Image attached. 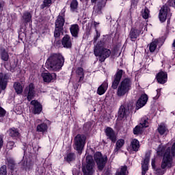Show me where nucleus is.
I'll use <instances>...</instances> for the list:
<instances>
[{
	"instance_id": "f257e3e1",
	"label": "nucleus",
	"mask_w": 175,
	"mask_h": 175,
	"mask_svg": "<svg viewBox=\"0 0 175 175\" xmlns=\"http://www.w3.org/2000/svg\"><path fill=\"white\" fill-rule=\"evenodd\" d=\"M157 155L163 157L161 167L156 170L157 175H164L166 173V169H172L174 166L173 158L175 157V142L172 144V148H165V146L159 145L157 148Z\"/></svg>"
},
{
	"instance_id": "f03ea898",
	"label": "nucleus",
	"mask_w": 175,
	"mask_h": 175,
	"mask_svg": "<svg viewBox=\"0 0 175 175\" xmlns=\"http://www.w3.org/2000/svg\"><path fill=\"white\" fill-rule=\"evenodd\" d=\"M123 73L124 70H118L114 76V79L111 85L113 90H117L116 95L119 98L125 96L132 88V80L130 78H126L121 81ZM120 81H121L120 83Z\"/></svg>"
},
{
	"instance_id": "7ed1b4c3",
	"label": "nucleus",
	"mask_w": 175,
	"mask_h": 175,
	"mask_svg": "<svg viewBox=\"0 0 175 175\" xmlns=\"http://www.w3.org/2000/svg\"><path fill=\"white\" fill-rule=\"evenodd\" d=\"M46 64L49 69L54 72H59L65 64V58L60 53H53L48 58Z\"/></svg>"
},
{
	"instance_id": "20e7f679",
	"label": "nucleus",
	"mask_w": 175,
	"mask_h": 175,
	"mask_svg": "<svg viewBox=\"0 0 175 175\" xmlns=\"http://www.w3.org/2000/svg\"><path fill=\"white\" fill-rule=\"evenodd\" d=\"M94 54L96 57H98L100 62H105L106 58H109L111 54L110 49L103 48L102 44L98 42L94 49Z\"/></svg>"
},
{
	"instance_id": "39448f33",
	"label": "nucleus",
	"mask_w": 175,
	"mask_h": 175,
	"mask_svg": "<svg viewBox=\"0 0 175 175\" xmlns=\"http://www.w3.org/2000/svg\"><path fill=\"white\" fill-rule=\"evenodd\" d=\"M95 167V162L92 156L89 155L86 157V165L82 167V172L84 175H93Z\"/></svg>"
},
{
	"instance_id": "423d86ee",
	"label": "nucleus",
	"mask_w": 175,
	"mask_h": 175,
	"mask_svg": "<svg viewBox=\"0 0 175 175\" xmlns=\"http://www.w3.org/2000/svg\"><path fill=\"white\" fill-rule=\"evenodd\" d=\"M94 158L98 170H103L105 166H106V163H107V156H103L100 152H96L94 154Z\"/></svg>"
},
{
	"instance_id": "0eeeda50",
	"label": "nucleus",
	"mask_w": 175,
	"mask_h": 175,
	"mask_svg": "<svg viewBox=\"0 0 175 175\" xmlns=\"http://www.w3.org/2000/svg\"><path fill=\"white\" fill-rule=\"evenodd\" d=\"M85 140L87 137L84 135L78 134L75 138V149L78 151L79 154H81L84 146H85Z\"/></svg>"
},
{
	"instance_id": "6e6552de",
	"label": "nucleus",
	"mask_w": 175,
	"mask_h": 175,
	"mask_svg": "<svg viewBox=\"0 0 175 175\" xmlns=\"http://www.w3.org/2000/svg\"><path fill=\"white\" fill-rule=\"evenodd\" d=\"M35 94H36V92L35 91V85L33 83H30L25 88L24 96H27V99L29 102L35 98Z\"/></svg>"
},
{
	"instance_id": "1a4fd4ad",
	"label": "nucleus",
	"mask_w": 175,
	"mask_h": 175,
	"mask_svg": "<svg viewBox=\"0 0 175 175\" xmlns=\"http://www.w3.org/2000/svg\"><path fill=\"white\" fill-rule=\"evenodd\" d=\"M169 12H170V10L167 5H163L161 8L159 14V18L161 23H165V21H166L167 18V14H169Z\"/></svg>"
},
{
	"instance_id": "9d476101",
	"label": "nucleus",
	"mask_w": 175,
	"mask_h": 175,
	"mask_svg": "<svg viewBox=\"0 0 175 175\" xmlns=\"http://www.w3.org/2000/svg\"><path fill=\"white\" fill-rule=\"evenodd\" d=\"M64 25H65V10L61 11V14L57 16L55 21V27L57 28L64 29Z\"/></svg>"
},
{
	"instance_id": "9b49d317",
	"label": "nucleus",
	"mask_w": 175,
	"mask_h": 175,
	"mask_svg": "<svg viewBox=\"0 0 175 175\" xmlns=\"http://www.w3.org/2000/svg\"><path fill=\"white\" fill-rule=\"evenodd\" d=\"M42 77L44 83H51V81H53V80H55V79H57V74L54 72H42Z\"/></svg>"
},
{
	"instance_id": "f8f14e48",
	"label": "nucleus",
	"mask_w": 175,
	"mask_h": 175,
	"mask_svg": "<svg viewBox=\"0 0 175 175\" xmlns=\"http://www.w3.org/2000/svg\"><path fill=\"white\" fill-rule=\"evenodd\" d=\"M31 106H33V114H40L42 113V105L36 100H33L31 102Z\"/></svg>"
},
{
	"instance_id": "ddd939ff",
	"label": "nucleus",
	"mask_w": 175,
	"mask_h": 175,
	"mask_svg": "<svg viewBox=\"0 0 175 175\" xmlns=\"http://www.w3.org/2000/svg\"><path fill=\"white\" fill-rule=\"evenodd\" d=\"M148 100V96H147V94H142L137 101V108L142 109V107H143V106H144L147 103Z\"/></svg>"
},
{
	"instance_id": "4468645a",
	"label": "nucleus",
	"mask_w": 175,
	"mask_h": 175,
	"mask_svg": "<svg viewBox=\"0 0 175 175\" xmlns=\"http://www.w3.org/2000/svg\"><path fill=\"white\" fill-rule=\"evenodd\" d=\"M5 165H7L8 169L13 171L14 169H17L18 166L16 164V161L12 157H7L5 159Z\"/></svg>"
},
{
	"instance_id": "2eb2a0df",
	"label": "nucleus",
	"mask_w": 175,
	"mask_h": 175,
	"mask_svg": "<svg viewBox=\"0 0 175 175\" xmlns=\"http://www.w3.org/2000/svg\"><path fill=\"white\" fill-rule=\"evenodd\" d=\"M105 133L108 139H110L113 143H115L116 140H117V136H116L114 130L110 127H107L105 130Z\"/></svg>"
},
{
	"instance_id": "dca6fc26",
	"label": "nucleus",
	"mask_w": 175,
	"mask_h": 175,
	"mask_svg": "<svg viewBox=\"0 0 175 175\" xmlns=\"http://www.w3.org/2000/svg\"><path fill=\"white\" fill-rule=\"evenodd\" d=\"M70 32L73 38H79V32H80V27H79V25H71L70 27Z\"/></svg>"
},
{
	"instance_id": "f3484780",
	"label": "nucleus",
	"mask_w": 175,
	"mask_h": 175,
	"mask_svg": "<svg viewBox=\"0 0 175 175\" xmlns=\"http://www.w3.org/2000/svg\"><path fill=\"white\" fill-rule=\"evenodd\" d=\"M158 83L160 84H165L167 81V74L165 72H160L157 75Z\"/></svg>"
},
{
	"instance_id": "a211bd4d",
	"label": "nucleus",
	"mask_w": 175,
	"mask_h": 175,
	"mask_svg": "<svg viewBox=\"0 0 175 175\" xmlns=\"http://www.w3.org/2000/svg\"><path fill=\"white\" fill-rule=\"evenodd\" d=\"M120 118H125L129 116V109L124 105H122L118 111Z\"/></svg>"
},
{
	"instance_id": "6ab92c4d",
	"label": "nucleus",
	"mask_w": 175,
	"mask_h": 175,
	"mask_svg": "<svg viewBox=\"0 0 175 175\" xmlns=\"http://www.w3.org/2000/svg\"><path fill=\"white\" fill-rule=\"evenodd\" d=\"M109 88V83L107 81H105L97 90L98 95H103L106 91H107V88Z\"/></svg>"
},
{
	"instance_id": "aec40b11",
	"label": "nucleus",
	"mask_w": 175,
	"mask_h": 175,
	"mask_svg": "<svg viewBox=\"0 0 175 175\" xmlns=\"http://www.w3.org/2000/svg\"><path fill=\"white\" fill-rule=\"evenodd\" d=\"M62 46L66 49H70L72 47V40H70V36L66 35L62 40Z\"/></svg>"
},
{
	"instance_id": "412c9836",
	"label": "nucleus",
	"mask_w": 175,
	"mask_h": 175,
	"mask_svg": "<svg viewBox=\"0 0 175 175\" xmlns=\"http://www.w3.org/2000/svg\"><path fill=\"white\" fill-rule=\"evenodd\" d=\"M140 33H142V30L133 28L131 29L129 38L133 42L135 40L137 39V37Z\"/></svg>"
},
{
	"instance_id": "4be33fe9",
	"label": "nucleus",
	"mask_w": 175,
	"mask_h": 175,
	"mask_svg": "<svg viewBox=\"0 0 175 175\" xmlns=\"http://www.w3.org/2000/svg\"><path fill=\"white\" fill-rule=\"evenodd\" d=\"M148 162H150V157L147 156L142 163V175H145L148 170Z\"/></svg>"
},
{
	"instance_id": "5701e85b",
	"label": "nucleus",
	"mask_w": 175,
	"mask_h": 175,
	"mask_svg": "<svg viewBox=\"0 0 175 175\" xmlns=\"http://www.w3.org/2000/svg\"><path fill=\"white\" fill-rule=\"evenodd\" d=\"M125 144V140L124 139H120L116 142V148L113 150L114 154H117L122 147H124V145Z\"/></svg>"
},
{
	"instance_id": "b1692460",
	"label": "nucleus",
	"mask_w": 175,
	"mask_h": 175,
	"mask_svg": "<svg viewBox=\"0 0 175 175\" xmlns=\"http://www.w3.org/2000/svg\"><path fill=\"white\" fill-rule=\"evenodd\" d=\"M76 75L79 78V82L83 83L84 81V69L81 67H79L76 70Z\"/></svg>"
},
{
	"instance_id": "393cba45",
	"label": "nucleus",
	"mask_w": 175,
	"mask_h": 175,
	"mask_svg": "<svg viewBox=\"0 0 175 175\" xmlns=\"http://www.w3.org/2000/svg\"><path fill=\"white\" fill-rule=\"evenodd\" d=\"M22 20L24 23H32V14L29 12H25L22 16Z\"/></svg>"
},
{
	"instance_id": "a878e982",
	"label": "nucleus",
	"mask_w": 175,
	"mask_h": 175,
	"mask_svg": "<svg viewBox=\"0 0 175 175\" xmlns=\"http://www.w3.org/2000/svg\"><path fill=\"white\" fill-rule=\"evenodd\" d=\"M8 85V79L2 74H0V91L6 90Z\"/></svg>"
},
{
	"instance_id": "bb28decb",
	"label": "nucleus",
	"mask_w": 175,
	"mask_h": 175,
	"mask_svg": "<svg viewBox=\"0 0 175 175\" xmlns=\"http://www.w3.org/2000/svg\"><path fill=\"white\" fill-rule=\"evenodd\" d=\"M47 129H49V126L46 123L38 124L36 127L37 132H41V133H46Z\"/></svg>"
},
{
	"instance_id": "cd10ccee",
	"label": "nucleus",
	"mask_w": 175,
	"mask_h": 175,
	"mask_svg": "<svg viewBox=\"0 0 175 175\" xmlns=\"http://www.w3.org/2000/svg\"><path fill=\"white\" fill-rule=\"evenodd\" d=\"M157 131L159 135H166L167 132H169V130L167 129V127L166 126V125H165V124H161L160 125H159Z\"/></svg>"
},
{
	"instance_id": "c85d7f7f",
	"label": "nucleus",
	"mask_w": 175,
	"mask_h": 175,
	"mask_svg": "<svg viewBox=\"0 0 175 175\" xmlns=\"http://www.w3.org/2000/svg\"><path fill=\"white\" fill-rule=\"evenodd\" d=\"M131 147L133 151L137 152L140 148V144H139V141L136 139H134L131 142Z\"/></svg>"
},
{
	"instance_id": "c756f323",
	"label": "nucleus",
	"mask_w": 175,
	"mask_h": 175,
	"mask_svg": "<svg viewBox=\"0 0 175 175\" xmlns=\"http://www.w3.org/2000/svg\"><path fill=\"white\" fill-rule=\"evenodd\" d=\"M8 133L11 137L16 139L18 136H20V132L18 129L12 127L8 130Z\"/></svg>"
},
{
	"instance_id": "7c9ffc66",
	"label": "nucleus",
	"mask_w": 175,
	"mask_h": 175,
	"mask_svg": "<svg viewBox=\"0 0 175 175\" xmlns=\"http://www.w3.org/2000/svg\"><path fill=\"white\" fill-rule=\"evenodd\" d=\"M91 3H97L98 9L100 10L102 8H105V5H106V0H91Z\"/></svg>"
},
{
	"instance_id": "2f4dec72",
	"label": "nucleus",
	"mask_w": 175,
	"mask_h": 175,
	"mask_svg": "<svg viewBox=\"0 0 175 175\" xmlns=\"http://www.w3.org/2000/svg\"><path fill=\"white\" fill-rule=\"evenodd\" d=\"M76 159V154L75 153H68L64 157V161L70 163V162H73Z\"/></svg>"
},
{
	"instance_id": "473e14b6",
	"label": "nucleus",
	"mask_w": 175,
	"mask_h": 175,
	"mask_svg": "<svg viewBox=\"0 0 175 175\" xmlns=\"http://www.w3.org/2000/svg\"><path fill=\"white\" fill-rule=\"evenodd\" d=\"M1 57L3 61H9V53L6 51V49H1Z\"/></svg>"
},
{
	"instance_id": "72a5a7b5",
	"label": "nucleus",
	"mask_w": 175,
	"mask_h": 175,
	"mask_svg": "<svg viewBox=\"0 0 175 175\" xmlns=\"http://www.w3.org/2000/svg\"><path fill=\"white\" fill-rule=\"evenodd\" d=\"M14 88L16 94H23V86L18 82H15L14 84Z\"/></svg>"
},
{
	"instance_id": "f704fd0d",
	"label": "nucleus",
	"mask_w": 175,
	"mask_h": 175,
	"mask_svg": "<svg viewBox=\"0 0 175 175\" xmlns=\"http://www.w3.org/2000/svg\"><path fill=\"white\" fill-rule=\"evenodd\" d=\"M157 46H158V40H154L150 43L149 46V50L150 53H154L155 51L157 49Z\"/></svg>"
},
{
	"instance_id": "c9c22d12",
	"label": "nucleus",
	"mask_w": 175,
	"mask_h": 175,
	"mask_svg": "<svg viewBox=\"0 0 175 175\" xmlns=\"http://www.w3.org/2000/svg\"><path fill=\"white\" fill-rule=\"evenodd\" d=\"M142 132H143V127L140 124L136 126L133 129L134 135H140Z\"/></svg>"
},
{
	"instance_id": "e433bc0d",
	"label": "nucleus",
	"mask_w": 175,
	"mask_h": 175,
	"mask_svg": "<svg viewBox=\"0 0 175 175\" xmlns=\"http://www.w3.org/2000/svg\"><path fill=\"white\" fill-rule=\"evenodd\" d=\"M143 128H147L148 126V118H143L141 119L139 124Z\"/></svg>"
},
{
	"instance_id": "4c0bfd02",
	"label": "nucleus",
	"mask_w": 175,
	"mask_h": 175,
	"mask_svg": "<svg viewBox=\"0 0 175 175\" xmlns=\"http://www.w3.org/2000/svg\"><path fill=\"white\" fill-rule=\"evenodd\" d=\"M62 31H64V29L57 27V26H55V29L54 31L55 38H59V36H61V32H62Z\"/></svg>"
},
{
	"instance_id": "58836bf2",
	"label": "nucleus",
	"mask_w": 175,
	"mask_h": 175,
	"mask_svg": "<svg viewBox=\"0 0 175 175\" xmlns=\"http://www.w3.org/2000/svg\"><path fill=\"white\" fill-rule=\"evenodd\" d=\"M77 6H79V2L77 0H72L70 3V9L72 12H75L76 9H77Z\"/></svg>"
},
{
	"instance_id": "ea45409f",
	"label": "nucleus",
	"mask_w": 175,
	"mask_h": 175,
	"mask_svg": "<svg viewBox=\"0 0 175 175\" xmlns=\"http://www.w3.org/2000/svg\"><path fill=\"white\" fill-rule=\"evenodd\" d=\"M142 17L145 18V20H147V18L150 17V10H148V8H146L142 10Z\"/></svg>"
},
{
	"instance_id": "a19ab883",
	"label": "nucleus",
	"mask_w": 175,
	"mask_h": 175,
	"mask_svg": "<svg viewBox=\"0 0 175 175\" xmlns=\"http://www.w3.org/2000/svg\"><path fill=\"white\" fill-rule=\"evenodd\" d=\"M0 175H8V171L5 165L0 167Z\"/></svg>"
},
{
	"instance_id": "79ce46f5",
	"label": "nucleus",
	"mask_w": 175,
	"mask_h": 175,
	"mask_svg": "<svg viewBox=\"0 0 175 175\" xmlns=\"http://www.w3.org/2000/svg\"><path fill=\"white\" fill-rule=\"evenodd\" d=\"M53 0H44L43 5H42V8H46V6H50Z\"/></svg>"
},
{
	"instance_id": "37998d69",
	"label": "nucleus",
	"mask_w": 175,
	"mask_h": 175,
	"mask_svg": "<svg viewBox=\"0 0 175 175\" xmlns=\"http://www.w3.org/2000/svg\"><path fill=\"white\" fill-rule=\"evenodd\" d=\"M14 142L10 141L7 143V148L8 150H13V148H14Z\"/></svg>"
},
{
	"instance_id": "c03bdc74",
	"label": "nucleus",
	"mask_w": 175,
	"mask_h": 175,
	"mask_svg": "<svg viewBox=\"0 0 175 175\" xmlns=\"http://www.w3.org/2000/svg\"><path fill=\"white\" fill-rule=\"evenodd\" d=\"M3 146V137L0 136V150Z\"/></svg>"
},
{
	"instance_id": "a18cd8bd",
	"label": "nucleus",
	"mask_w": 175,
	"mask_h": 175,
	"mask_svg": "<svg viewBox=\"0 0 175 175\" xmlns=\"http://www.w3.org/2000/svg\"><path fill=\"white\" fill-rule=\"evenodd\" d=\"M79 173H80V172L78 170H77L76 168H73V170H72L73 175H79Z\"/></svg>"
},
{
	"instance_id": "49530a36",
	"label": "nucleus",
	"mask_w": 175,
	"mask_h": 175,
	"mask_svg": "<svg viewBox=\"0 0 175 175\" xmlns=\"http://www.w3.org/2000/svg\"><path fill=\"white\" fill-rule=\"evenodd\" d=\"M0 112H1V116H3V114H6V111L3 109L1 107H0Z\"/></svg>"
},
{
	"instance_id": "de8ad7c7",
	"label": "nucleus",
	"mask_w": 175,
	"mask_h": 175,
	"mask_svg": "<svg viewBox=\"0 0 175 175\" xmlns=\"http://www.w3.org/2000/svg\"><path fill=\"white\" fill-rule=\"evenodd\" d=\"M25 169V170H28V169H32V165L27 163Z\"/></svg>"
},
{
	"instance_id": "09e8293b",
	"label": "nucleus",
	"mask_w": 175,
	"mask_h": 175,
	"mask_svg": "<svg viewBox=\"0 0 175 175\" xmlns=\"http://www.w3.org/2000/svg\"><path fill=\"white\" fill-rule=\"evenodd\" d=\"M96 37L94 38V42H96V40H98V38H100V34L99 33H98V30L96 29Z\"/></svg>"
},
{
	"instance_id": "8fccbe9b",
	"label": "nucleus",
	"mask_w": 175,
	"mask_h": 175,
	"mask_svg": "<svg viewBox=\"0 0 175 175\" xmlns=\"http://www.w3.org/2000/svg\"><path fill=\"white\" fill-rule=\"evenodd\" d=\"M170 6H175V0H170Z\"/></svg>"
},
{
	"instance_id": "3c124183",
	"label": "nucleus",
	"mask_w": 175,
	"mask_h": 175,
	"mask_svg": "<svg viewBox=\"0 0 175 175\" xmlns=\"http://www.w3.org/2000/svg\"><path fill=\"white\" fill-rule=\"evenodd\" d=\"M2 10H3V3L0 2V13H2Z\"/></svg>"
},
{
	"instance_id": "603ef678",
	"label": "nucleus",
	"mask_w": 175,
	"mask_h": 175,
	"mask_svg": "<svg viewBox=\"0 0 175 175\" xmlns=\"http://www.w3.org/2000/svg\"><path fill=\"white\" fill-rule=\"evenodd\" d=\"M152 167H155V159H152Z\"/></svg>"
},
{
	"instance_id": "864d4df0",
	"label": "nucleus",
	"mask_w": 175,
	"mask_h": 175,
	"mask_svg": "<svg viewBox=\"0 0 175 175\" xmlns=\"http://www.w3.org/2000/svg\"><path fill=\"white\" fill-rule=\"evenodd\" d=\"M6 113H4L3 115L1 116V111H0V121H2L3 120V118L4 117V116H5Z\"/></svg>"
},
{
	"instance_id": "5fc2aeb1",
	"label": "nucleus",
	"mask_w": 175,
	"mask_h": 175,
	"mask_svg": "<svg viewBox=\"0 0 175 175\" xmlns=\"http://www.w3.org/2000/svg\"><path fill=\"white\" fill-rule=\"evenodd\" d=\"M94 25L95 28H96V27H98V25H99V23L94 21Z\"/></svg>"
},
{
	"instance_id": "6e6d98bb",
	"label": "nucleus",
	"mask_w": 175,
	"mask_h": 175,
	"mask_svg": "<svg viewBox=\"0 0 175 175\" xmlns=\"http://www.w3.org/2000/svg\"><path fill=\"white\" fill-rule=\"evenodd\" d=\"M33 150H34V151H36V150H39V148L37 146V147H33Z\"/></svg>"
},
{
	"instance_id": "4d7b16f0",
	"label": "nucleus",
	"mask_w": 175,
	"mask_h": 175,
	"mask_svg": "<svg viewBox=\"0 0 175 175\" xmlns=\"http://www.w3.org/2000/svg\"><path fill=\"white\" fill-rule=\"evenodd\" d=\"M172 47H175V40H174V42L172 43Z\"/></svg>"
},
{
	"instance_id": "13d9d810",
	"label": "nucleus",
	"mask_w": 175,
	"mask_h": 175,
	"mask_svg": "<svg viewBox=\"0 0 175 175\" xmlns=\"http://www.w3.org/2000/svg\"><path fill=\"white\" fill-rule=\"evenodd\" d=\"M131 6H135V3H132Z\"/></svg>"
},
{
	"instance_id": "bf43d9fd",
	"label": "nucleus",
	"mask_w": 175,
	"mask_h": 175,
	"mask_svg": "<svg viewBox=\"0 0 175 175\" xmlns=\"http://www.w3.org/2000/svg\"><path fill=\"white\" fill-rule=\"evenodd\" d=\"M159 91H160L159 90H157V92H159Z\"/></svg>"
}]
</instances>
